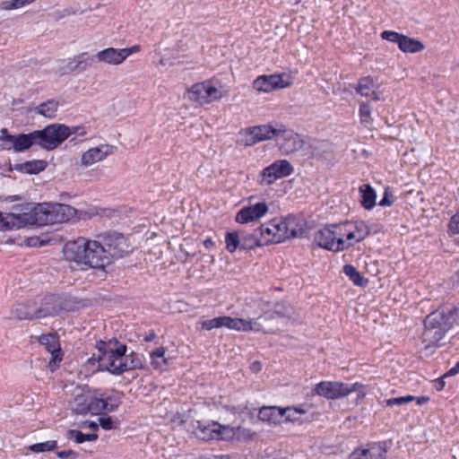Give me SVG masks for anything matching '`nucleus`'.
<instances>
[{
    "label": "nucleus",
    "mask_w": 459,
    "mask_h": 459,
    "mask_svg": "<svg viewBox=\"0 0 459 459\" xmlns=\"http://www.w3.org/2000/svg\"><path fill=\"white\" fill-rule=\"evenodd\" d=\"M74 134L83 136L86 131L82 126H68L57 123L28 134H11L7 128H2L0 150L23 152L32 146H39L47 151H53Z\"/></svg>",
    "instance_id": "obj_1"
},
{
    "label": "nucleus",
    "mask_w": 459,
    "mask_h": 459,
    "mask_svg": "<svg viewBox=\"0 0 459 459\" xmlns=\"http://www.w3.org/2000/svg\"><path fill=\"white\" fill-rule=\"evenodd\" d=\"M76 215V209L65 204L45 203L35 206L30 212L0 213V230H18L28 225L63 223Z\"/></svg>",
    "instance_id": "obj_2"
},
{
    "label": "nucleus",
    "mask_w": 459,
    "mask_h": 459,
    "mask_svg": "<svg viewBox=\"0 0 459 459\" xmlns=\"http://www.w3.org/2000/svg\"><path fill=\"white\" fill-rule=\"evenodd\" d=\"M96 350L97 352L92 354L88 362L93 364L97 361L98 369L100 371L120 376L125 372L143 368L140 355L134 351L126 355V345L116 338L109 339L108 342L102 340L97 342Z\"/></svg>",
    "instance_id": "obj_3"
},
{
    "label": "nucleus",
    "mask_w": 459,
    "mask_h": 459,
    "mask_svg": "<svg viewBox=\"0 0 459 459\" xmlns=\"http://www.w3.org/2000/svg\"><path fill=\"white\" fill-rule=\"evenodd\" d=\"M459 309L448 305L428 315L424 320L422 343L425 349L442 346L446 334L457 324Z\"/></svg>",
    "instance_id": "obj_4"
},
{
    "label": "nucleus",
    "mask_w": 459,
    "mask_h": 459,
    "mask_svg": "<svg viewBox=\"0 0 459 459\" xmlns=\"http://www.w3.org/2000/svg\"><path fill=\"white\" fill-rule=\"evenodd\" d=\"M314 392L328 400H336L357 392L358 399L365 396L363 385L359 383L346 384L337 381H322L316 385Z\"/></svg>",
    "instance_id": "obj_5"
},
{
    "label": "nucleus",
    "mask_w": 459,
    "mask_h": 459,
    "mask_svg": "<svg viewBox=\"0 0 459 459\" xmlns=\"http://www.w3.org/2000/svg\"><path fill=\"white\" fill-rule=\"evenodd\" d=\"M97 238L111 260L123 257L131 252L126 237L121 233L108 231L99 235Z\"/></svg>",
    "instance_id": "obj_6"
},
{
    "label": "nucleus",
    "mask_w": 459,
    "mask_h": 459,
    "mask_svg": "<svg viewBox=\"0 0 459 459\" xmlns=\"http://www.w3.org/2000/svg\"><path fill=\"white\" fill-rule=\"evenodd\" d=\"M87 246L88 239L85 238H78L75 240L68 241L63 247L65 259L74 263L81 270H86Z\"/></svg>",
    "instance_id": "obj_7"
},
{
    "label": "nucleus",
    "mask_w": 459,
    "mask_h": 459,
    "mask_svg": "<svg viewBox=\"0 0 459 459\" xmlns=\"http://www.w3.org/2000/svg\"><path fill=\"white\" fill-rule=\"evenodd\" d=\"M293 167L287 160H279L264 168L258 176L257 182L261 186H270L277 179L290 176Z\"/></svg>",
    "instance_id": "obj_8"
},
{
    "label": "nucleus",
    "mask_w": 459,
    "mask_h": 459,
    "mask_svg": "<svg viewBox=\"0 0 459 459\" xmlns=\"http://www.w3.org/2000/svg\"><path fill=\"white\" fill-rule=\"evenodd\" d=\"M86 260V269L104 270L106 266L112 263L111 258L99 239H88Z\"/></svg>",
    "instance_id": "obj_9"
},
{
    "label": "nucleus",
    "mask_w": 459,
    "mask_h": 459,
    "mask_svg": "<svg viewBox=\"0 0 459 459\" xmlns=\"http://www.w3.org/2000/svg\"><path fill=\"white\" fill-rule=\"evenodd\" d=\"M279 141L280 150L284 154H290L299 151L303 145L304 141L301 137L291 129H288L284 125L279 124Z\"/></svg>",
    "instance_id": "obj_10"
},
{
    "label": "nucleus",
    "mask_w": 459,
    "mask_h": 459,
    "mask_svg": "<svg viewBox=\"0 0 459 459\" xmlns=\"http://www.w3.org/2000/svg\"><path fill=\"white\" fill-rule=\"evenodd\" d=\"M37 300L39 319L56 316L60 311L66 309L64 299L59 295L48 294Z\"/></svg>",
    "instance_id": "obj_11"
},
{
    "label": "nucleus",
    "mask_w": 459,
    "mask_h": 459,
    "mask_svg": "<svg viewBox=\"0 0 459 459\" xmlns=\"http://www.w3.org/2000/svg\"><path fill=\"white\" fill-rule=\"evenodd\" d=\"M220 327H226L230 330L249 332V331H264V333H273V329L265 330L263 324L257 320H246L242 318H233L228 316H219Z\"/></svg>",
    "instance_id": "obj_12"
},
{
    "label": "nucleus",
    "mask_w": 459,
    "mask_h": 459,
    "mask_svg": "<svg viewBox=\"0 0 459 459\" xmlns=\"http://www.w3.org/2000/svg\"><path fill=\"white\" fill-rule=\"evenodd\" d=\"M279 125L273 126L270 124L253 126L247 129L245 144L251 146L258 142L275 139L279 141Z\"/></svg>",
    "instance_id": "obj_13"
},
{
    "label": "nucleus",
    "mask_w": 459,
    "mask_h": 459,
    "mask_svg": "<svg viewBox=\"0 0 459 459\" xmlns=\"http://www.w3.org/2000/svg\"><path fill=\"white\" fill-rule=\"evenodd\" d=\"M314 241L318 247L330 251L337 252L344 249L342 242L337 241L332 225L318 230Z\"/></svg>",
    "instance_id": "obj_14"
},
{
    "label": "nucleus",
    "mask_w": 459,
    "mask_h": 459,
    "mask_svg": "<svg viewBox=\"0 0 459 459\" xmlns=\"http://www.w3.org/2000/svg\"><path fill=\"white\" fill-rule=\"evenodd\" d=\"M268 211V206L264 202L257 203L254 205L244 206L236 214V221L241 224L248 223L263 217Z\"/></svg>",
    "instance_id": "obj_15"
},
{
    "label": "nucleus",
    "mask_w": 459,
    "mask_h": 459,
    "mask_svg": "<svg viewBox=\"0 0 459 459\" xmlns=\"http://www.w3.org/2000/svg\"><path fill=\"white\" fill-rule=\"evenodd\" d=\"M116 149V146L109 144H101L98 147L91 148L82 153L81 163L83 166H90L104 160L108 155L112 154Z\"/></svg>",
    "instance_id": "obj_16"
},
{
    "label": "nucleus",
    "mask_w": 459,
    "mask_h": 459,
    "mask_svg": "<svg viewBox=\"0 0 459 459\" xmlns=\"http://www.w3.org/2000/svg\"><path fill=\"white\" fill-rule=\"evenodd\" d=\"M288 84L283 82L282 77L279 74L261 75L253 82V88L259 91L269 92L275 89H282Z\"/></svg>",
    "instance_id": "obj_17"
},
{
    "label": "nucleus",
    "mask_w": 459,
    "mask_h": 459,
    "mask_svg": "<svg viewBox=\"0 0 459 459\" xmlns=\"http://www.w3.org/2000/svg\"><path fill=\"white\" fill-rule=\"evenodd\" d=\"M39 342L45 346L46 350L51 353L49 365L62 360V351L60 348L59 338L56 333L41 334L38 338Z\"/></svg>",
    "instance_id": "obj_18"
},
{
    "label": "nucleus",
    "mask_w": 459,
    "mask_h": 459,
    "mask_svg": "<svg viewBox=\"0 0 459 459\" xmlns=\"http://www.w3.org/2000/svg\"><path fill=\"white\" fill-rule=\"evenodd\" d=\"M386 449L380 443H374L368 448H356L349 459H385Z\"/></svg>",
    "instance_id": "obj_19"
},
{
    "label": "nucleus",
    "mask_w": 459,
    "mask_h": 459,
    "mask_svg": "<svg viewBox=\"0 0 459 459\" xmlns=\"http://www.w3.org/2000/svg\"><path fill=\"white\" fill-rule=\"evenodd\" d=\"M379 85L376 80H374L371 76H365L359 80L357 86L355 87V91L358 94L369 97L375 101L380 100L379 94L376 91V89L378 88Z\"/></svg>",
    "instance_id": "obj_20"
},
{
    "label": "nucleus",
    "mask_w": 459,
    "mask_h": 459,
    "mask_svg": "<svg viewBox=\"0 0 459 459\" xmlns=\"http://www.w3.org/2000/svg\"><path fill=\"white\" fill-rule=\"evenodd\" d=\"M38 300H28L24 303H20L13 311V315L19 320H33L38 318Z\"/></svg>",
    "instance_id": "obj_21"
},
{
    "label": "nucleus",
    "mask_w": 459,
    "mask_h": 459,
    "mask_svg": "<svg viewBox=\"0 0 459 459\" xmlns=\"http://www.w3.org/2000/svg\"><path fill=\"white\" fill-rule=\"evenodd\" d=\"M217 421L205 422L197 420L194 426L195 435L202 440L208 441L218 437L216 431Z\"/></svg>",
    "instance_id": "obj_22"
},
{
    "label": "nucleus",
    "mask_w": 459,
    "mask_h": 459,
    "mask_svg": "<svg viewBox=\"0 0 459 459\" xmlns=\"http://www.w3.org/2000/svg\"><path fill=\"white\" fill-rule=\"evenodd\" d=\"M95 58L101 63L117 65L122 64L125 59L121 48H108L99 51Z\"/></svg>",
    "instance_id": "obj_23"
},
{
    "label": "nucleus",
    "mask_w": 459,
    "mask_h": 459,
    "mask_svg": "<svg viewBox=\"0 0 459 459\" xmlns=\"http://www.w3.org/2000/svg\"><path fill=\"white\" fill-rule=\"evenodd\" d=\"M285 224L288 226V239L304 237L307 233L306 221L302 218L289 215L285 218Z\"/></svg>",
    "instance_id": "obj_24"
},
{
    "label": "nucleus",
    "mask_w": 459,
    "mask_h": 459,
    "mask_svg": "<svg viewBox=\"0 0 459 459\" xmlns=\"http://www.w3.org/2000/svg\"><path fill=\"white\" fill-rule=\"evenodd\" d=\"M292 314V308L285 302H279L274 305L273 310L264 312L263 315L255 318L257 322L270 321L276 317L290 318Z\"/></svg>",
    "instance_id": "obj_25"
},
{
    "label": "nucleus",
    "mask_w": 459,
    "mask_h": 459,
    "mask_svg": "<svg viewBox=\"0 0 459 459\" xmlns=\"http://www.w3.org/2000/svg\"><path fill=\"white\" fill-rule=\"evenodd\" d=\"M107 409L104 403V393L100 389L89 392V413L91 415H100Z\"/></svg>",
    "instance_id": "obj_26"
},
{
    "label": "nucleus",
    "mask_w": 459,
    "mask_h": 459,
    "mask_svg": "<svg viewBox=\"0 0 459 459\" xmlns=\"http://www.w3.org/2000/svg\"><path fill=\"white\" fill-rule=\"evenodd\" d=\"M258 418L260 420L268 422L269 424H280L282 418L281 407L263 406L259 410Z\"/></svg>",
    "instance_id": "obj_27"
},
{
    "label": "nucleus",
    "mask_w": 459,
    "mask_h": 459,
    "mask_svg": "<svg viewBox=\"0 0 459 459\" xmlns=\"http://www.w3.org/2000/svg\"><path fill=\"white\" fill-rule=\"evenodd\" d=\"M59 101L55 99H49L45 102L40 103L30 111L43 116L44 117L52 119L56 117V113L59 108Z\"/></svg>",
    "instance_id": "obj_28"
},
{
    "label": "nucleus",
    "mask_w": 459,
    "mask_h": 459,
    "mask_svg": "<svg viewBox=\"0 0 459 459\" xmlns=\"http://www.w3.org/2000/svg\"><path fill=\"white\" fill-rule=\"evenodd\" d=\"M47 166L48 162L44 160H33L14 164L13 169L25 174H38L45 170Z\"/></svg>",
    "instance_id": "obj_29"
},
{
    "label": "nucleus",
    "mask_w": 459,
    "mask_h": 459,
    "mask_svg": "<svg viewBox=\"0 0 459 459\" xmlns=\"http://www.w3.org/2000/svg\"><path fill=\"white\" fill-rule=\"evenodd\" d=\"M69 406L75 414L86 415L89 413V392L75 394L69 402Z\"/></svg>",
    "instance_id": "obj_30"
},
{
    "label": "nucleus",
    "mask_w": 459,
    "mask_h": 459,
    "mask_svg": "<svg viewBox=\"0 0 459 459\" xmlns=\"http://www.w3.org/2000/svg\"><path fill=\"white\" fill-rule=\"evenodd\" d=\"M360 204L366 210H371L376 205L377 194L369 184L359 186Z\"/></svg>",
    "instance_id": "obj_31"
},
{
    "label": "nucleus",
    "mask_w": 459,
    "mask_h": 459,
    "mask_svg": "<svg viewBox=\"0 0 459 459\" xmlns=\"http://www.w3.org/2000/svg\"><path fill=\"white\" fill-rule=\"evenodd\" d=\"M348 227L351 230L349 233L351 239L356 242L364 240L370 234L369 228L364 221H349Z\"/></svg>",
    "instance_id": "obj_32"
},
{
    "label": "nucleus",
    "mask_w": 459,
    "mask_h": 459,
    "mask_svg": "<svg viewBox=\"0 0 459 459\" xmlns=\"http://www.w3.org/2000/svg\"><path fill=\"white\" fill-rule=\"evenodd\" d=\"M271 221H269L266 223L262 224L257 229H255V231L261 238L262 244L264 246L272 244V243H277L276 242V237L275 232L273 229V227L270 226Z\"/></svg>",
    "instance_id": "obj_33"
},
{
    "label": "nucleus",
    "mask_w": 459,
    "mask_h": 459,
    "mask_svg": "<svg viewBox=\"0 0 459 459\" xmlns=\"http://www.w3.org/2000/svg\"><path fill=\"white\" fill-rule=\"evenodd\" d=\"M348 222L349 221H345L341 224H333L332 225V228L334 231V235L336 237L337 241L340 240L342 242V244L344 246V249L348 248L350 246H351V243H347V241L351 240L349 236V233L351 232V230L348 227Z\"/></svg>",
    "instance_id": "obj_34"
},
{
    "label": "nucleus",
    "mask_w": 459,
    "mask_h": 459,
    "mask_svg": "<svg viewBox=\"0 0 459 459\" xmlns=\"http://www.w3.org/2000/svg\"><path fill=\"white\" fill-rule=\"evenodd\" d=\"M270 226L273 227L275 232L277 243L288 239V226L285 224V218H274L271 220Z\"/></svg>",
    "instance_id": "obj_35"
},
{
    "label": "nucleus",
    "mask_w": 459,
    "mask_h": 459,
    "mask_svg": "<svg viewBox=\"0 0 459 459\" xmlns=\"http://www.w3.org/2000/svg\"><path fill=\"white\" fill-rule=\"evenodd\" d=\"M240 236H241L240 249L251 250L256 247L264 246L262 244L261 238H259L255 230L252 233L242 232L240 234Z\"/></svg>",
    "instance_id": "obj_36"
},
{
    "label": "nucleus",
    "mask_w": 459,
    "mask_h": 459,
    "mask_svg": "<svg viewBox=\"0 0 459 459\" xmlns=\"http://www.w3.org/2000/svg\"><path fill=\"white\" fill-rule=\"evenodd\" d=\"M399 48L405 53H418L424 49V45L420 40L404 35L403 38H402Z\"/></svg>",
    "instance_id": "obj_37"
},
{
    "label": "nucleus",
    "mask_w": 459,
    "mask_h": 459,
    "mask_svg": "<svg viewBox=\"0 0 459 459\" xmlns=\"http://www.w3.org/2000/svg\"><path fill=\"white\" fill-rule=\"evenodd\" d=\"M206 82L195 83L188 91V98L192 101L205 103Z\"/></svg>",
    "instance_id": "obj_38"
},
{
    "label": "nucleus",
    "mask_w": 459,
    "mask_h": 459,
    "mask_svg": "<svg viewBox=\"0 0 459 459\" xmlns=\"http://www.w3.org/2000/svg\"><path fill=\"white\" fill-rule=\"evenodd\" d=\"M165 348L160 347L151 352L152 365L155 369L164 370L168 366L167 359L164 357Z\"/></svg>",
    "instance_id": "obj_39"
},
{
    "label": "nucleus",
    "mask_w": 459,
    "mask_h": 459,
    "mask_svg": "<svg viewBox=\"0 0 459 459\" xmlns=\"http://www.w3.org/2000/svg\"><path fill=\"white\" fill-rule=\"evenodd\" d=\"M343 273L345 275L357 286H365L368 282L367 279H364L358 270L351 264H345L343 266Z\"/></svg>",
    "instance_id": "obj_40"
},
{
    "label": "nucleus",
    "mask_w": 459,
    "mask_h": 459,
    "mask_svg": "<svg viewBox=\"0 0 459 459\" xmlns=\"http://www.w3.org/2000/svg\"><path fill=\"white\" fill-rule=\"evenodd\" d=\"M66 437L69 439H74L77 444H82L86 441H95L98 439V435L96 433L84 434L76 429H69L66 433Z\"/></svg>",
    "instance_id": "obj_41"
},
{
    "label": "nucleus",
    "mask_w": 459,
    "mask_h": 459,
    "mask_svg": "<svg viewBox=\"0 0 459 459\" xmlns=\"http://www.w3.org/2000/svg\"><path fill=\"white\" fill-rule=\"evenodd\" d=\"M216 431L218 433V437L216 439H221L230 441L235 439L236 437V428L231 427L230 425H221L217 422Z\"/></svg>",
    "instance_id": "obj_42"
},
{
    "label": "nucleus",
    "mask_w": 459,
    "mask_h": 459,
    "mask_svg": "<svg viewBox=\"0 0 459 459\" xmlns=\"http://www.w3.org/2000/svg\"><path fill=\"white\" fill-rule=\"evenodd\" d=\"M226 249L234 253L241 246V236L236 231L227 232L225 236Z\"/></svg>",
    "instance_id": "obj_43"
},
{
    "label": "nucleus",
    "mask_w": 459,
    "mask_h": 459,
    "mask_svg": "<svg viewBox=\"0 0 459 459\" xmlns=\"http://www.w3.org/2000/svg\"><path fill=\"white\" fill-rule=\"evenodd\" d=\"M282 417H285V422H298L299 418L298 414H305L306 411L301 407H285L281 408Z\"/></svg>",
    "instance_id": "obj_44"
},
{
    "label": "nucleus",
    "mask_w": 459,
    "mask_h": 459,
    "mask_svg": "<svg viewBox=\"0 0 459 459\" xmlns=\"http://www.w3.org/2000/svg\"><path fill=\"white\" fill-rule=\"evenodd\" d=\"M57 448V442L56 440H48L46 442L36 443L30 445L28 449L32 453H43L53 451Z\"/></svg>",
    "instance_id": "obj_45"
},
{
    "label": "nucleus",
    "mask_w": 459,
    "mask_h": 459,
    "mask_svg": "<svg viewBox=\"0 0 459 459\" xmlns=\"http://www.w3.org/2000/svg\"><path fill=\"white\" fill-rule=\"evenodd\" d=\"M95 59L94 56H89L86 52L77 55V67L78 74L85 71L88 67L91 66Z\"/></svg>",
    "instance_id": "obj_46"
},
{
    "label": "nucleus",
    "mask_w": 459,
    "mask_h": 459,
    "mask_svg": "<svg viewBox=\"0 0 459 459\" xmlns=\"http://www.w3.org/2000/svg\"><path fill=\"white\" fill-rule=\"evenodd\" d=\"M104 403L107 404L106 412L115 411L122 403L121 396L120 394L107 395L104 393Z\"/></svg>",
    "instance_id": "obj_47"
},
{
    "label": "nucleus",
    "mask_w": 459,
    "mask_h": 459,
    "mask_svg": "<svg viewBox=\"0 0 459 459\" xmlns=\"http://www.w3.org/2000/svg\"><path fill=\"white\" fill-rule=\"evenodd\" d=\"M255 435V432H253L250 429H246L243 427H237L236 428V437L235 439L240 442H249L253 440L254 436Z\"/></svg>",
    "instance_id": "obj_48"
},
{
    "label": "nucleus",
    "mask_w": 459,
    "mask_h": 459,
    "mask_svg": "<svg viewBox=\"0 0 459 459\" xmlns=\"http://www.w3.org/2000/svg\"><path fill=\"white\" fill-rule=\"evenodd\" d=\"M99 425L105 430L116 429L118 428L119 420L105 415L99 418Z\"/></svg>",
    "instance_id": "obj_49"
},
{
    "label": "nucleus",
    "mask_w": 459,
    "mask_h": 459,
    "mask_svg": "<svg viewBox=\"0 0 459 459\" xmlns=\"http://www.w3.org/2000/svg\"><path fill=\"white\" fill-rule=\"evenodd\" d=\"M205 91V103H209L212 100H217L221 98V94L219 90L215 86L211 85V83L208 82H206Z\"/></svg>",
    "instance_id": "obj_50"
},
{
    "label": "nucleus",
    "mask_w": 459,
    "mask_h": 459,
    "mask_svg": "<svg viewBox=\"0 0 459 459\" xmlns=\"http://www.w3.org/2000/svg\"><path fill=\"white\" fill-rule=\"evenodd\" d=\"M371 107L368 102H362L359 105V116L362 123L368 124L371 121Z\"/></svg>",
    "instance_id": "obj_51"
},
{
    "label": "nucleus",
    "mask_w": 459,
    "mask_h": 459,
    "mask_svg": "<svg viewBox=\"0 0 459 459\" xmlns=\"http://www.w3.org/2000/svg\"><path fill=\"white\" fill-rule=\"evenodd\" d=\"M415 399L413 395L400 396L390 398L385 401L386 406L392 407L394 405H403L407 403L412 402Z\"/></svg>",
    "instance_id": "obj_52"
},
{
    "label": "nucleus",
    "mask_w": 459,
    "mask_h": 459,
    "mask_svg": "<svg viewBox=\"0 0 459 459\" xmlns=\"http://www.w3.org/2000/svg\"><path fill=\"white\" fill-rule=\"evenodd\" d=\"M403 34L392 30H385L381 34L382 39L390 42L396 43L398 46L400 45V42L402 41V38H403Z\"/></svg>",
    "instance_id": "obj_53"
},
{
    "label": "nucleus",
    "mask_w": 459,
    "mask_h": 459,
    "mask_svg": "<svg viewBox=\"0 0 459 459\" xmlns=\"http://www.w3.org/2000/svg\"><path fill=\"white\" fill-rule=\"evenodd\" d=\"M448 231L451 234H459V210L454 214L448 223Z\"/></svg>",
    "instance_id": "obj_54"
},
{
    "label": "nucleus",
    "mask_w": 459,
    "mask_h": 459,
    "mask_svg": "<svg viewBox=\"0 0 459 459\" xmlns=\"http://www.w3.org/2000/svg\"><path fill=\"white\" fill-rule=\"evenodd\" d=\"M202 329L211 331L214 328H221L220 327V319L218 317H214L212 319H207L203 322H201Z\"/></svg>",
    "instance_id": "obj_55"
},
{
    "label": "nucleus",
    "mask_w": 459,
    "mask_h": 459,
    "mask_svg": "<svg viewBox=\"0 0 459 459\" xmlns=\"http://www.w3.org/2000/svg\"><path fill=\"white\" fill-rule=\"evenodd\" d=\"M22 7L19 0H9L4 1L0 4V9L2 10H13Z\"/></svg>",
    "instance_id": "obj_56"
},
{
    "label": "nucleus",
    "mask_w": 459,
    "mask_h": 459,
    "mask_svg": "<svg viewBox=\"0 0 459 459\" xmlns=\"http://www.w3.org/2000/svg\"><path fill=\"white\" fill-rule=\"evenodd\" d=\"M394 204V198L391 192L388 189H385L384 192V195L379 202L380 206H391Z\"/></svg>",
    "instance_id": "obj_57"
},
{
    "label": "nucleus",
    "mask_w": 459,
    "mask_h": 459,
    "mask_svg": "<svg viewBox=\"0 0 459 459\" xmlns=\"http://www.w3.org/2000/svg\"><path fill=\"white\" fill-rule=\"evenodd\" d=\"M56 455L60 459H76L78 453L74 450H65L57 452Z\"/></svg>",
    "instance_id": "obj_58"
},
{
    "label": "nucleus",
    "mask_w": 459,
    "mask_h": 459,
    "mask_svg": "<svg viewBox=\"0 0 459 459\" xmlns=\"http://www.w3.org/2000/svg\"><path fill=\"white\" fill-rule=\"evenodd\" d=\"M121 49H122V53L124 56V59L126 60L130 55L138 52L140 50V46L134 45L130 48H121Z\"/></svg>",
    "instance_id": "obj_59"
},
{
    "label": "nucleus",
    "mask_w": 459,
    "mask_h": 459,
    "mask_svg": "<svg viewBox=\"0 0 459 459\" xmlns=\"http://www.w3.org/2000/svg\"><path fill=\"white\" fill-rule=\"evenodd\" d=\"M77 56H75L72 60H70L66 66H65V70L66 72H69V73H77L78 74V67H77Z\"/></svg>",
    "instance_id": "obj_60"
},
{
    "label": "nucleus",
    "mask_w": 459,
    "mask_h": 459,
    "mask_svg": "<svg viewBox=\"0 0 459 459\" xmlns=\"http://www.w3.org/2000/svg\"><path fill=\"white\" fill-rule=\"evenodd\" d=\"M459 373V361L453 367L451 368L445 375L443 377H451V376H455L456 374Z\"/></svg>",
    "instance_id": "obj_61"
},
{
    "label": "nucleus",
    "mask_w": 459,
    "mask_h": 459,
    "mask_svg": "<svg viewBox=\"0 0 459 459\" xmlns=\"http://www.w3.org/2000/svg\"><path fill=\"white\" fill-rule=\"evenodd\" d=\"M83 426H87L89 429H92V430H98L99 429V423L95 422V421H84L83 423Z\"/></svg>",
    "instance_id": "obj_62"
},
{
    "label": "nucleus",
    "mask_w": 459,
    "mask_h": 459,
    "mask_svg": "<svg viewBox=\"0 0 459 459\" xmlns=\"http://www.w3.org/2000/svg\"><path fill=\"white\" fill-rule=\"evenodd\" d=\"M414 400H416V402L419 405H423L429 400V398L428 396H420V397H415Z\"/></svg>",
    "instance_id": "obj_63"
},
{
    "label": "nucleus",
    "mask_w": 459,
    "mask_h": 459,
    "mask_svg": "<svg viewBox=\"0 0 459 459\" xmlns=\"http://www.w3.org/2000/svg\"><path fill=\"white\" fill-rule=\"evenodd\" d=\"M204 246L207 248V249H211L212 247H214V242L212 241V238H206L205 240H204Z\"/></svg>",
    "instance_id": "obj_64"
}]
</instances>
